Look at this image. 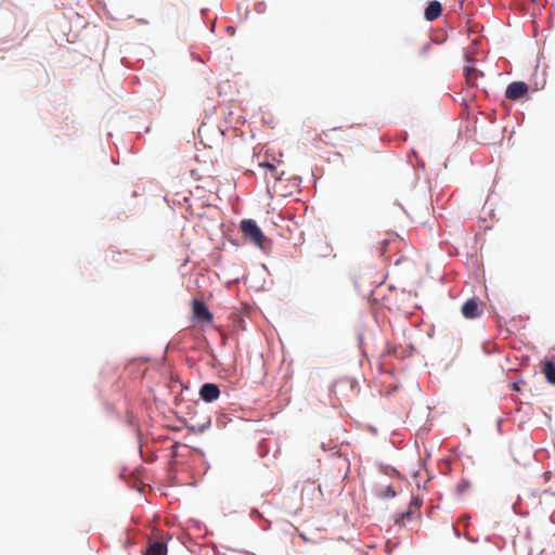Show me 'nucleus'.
Here are the masks:
<instances>
[{
  "label": "nucleus",
  "instance_id": "obj_8",
  "mask_svg": "<svg viewBox=\"0 0 555 555\" xmlns=\"http://www.w3.org/2000/svg\"><path fill=\"white\" fill-rule=\"evenodd\" d=\"M145 555H167L165 541H150Z\"/></svg>",
  "mask_w": 555,
  "mask_h": 555
},
{
  "label": "nucleus",
  "instance_id": "obj_12",
  "mask_svg": "<svg viewBox=\"0 0 555 555\" xmlns=\"http://www.w3.org/2000/svg\"><path fill=\"white\" fill-rule=\"evenodd\" d=\"M543 373L547 382L555 385V364L552 361H545Z\"/></svg>",
  "mask_w": 555,
  "mask_h": 555
},
{
  "label": "nucleus",
  "instance_id": "obj_4",
  "mask_svg": "<svg viewBox=\"0 0 555 555\" xmlns=\"http://www.w3.org/2000/svg\"><path fill=\"white\" fill-rule=\"evenodd\" d=\"M462 314L466 319L479 318L482 313V309L479 307L477 298H470L466 300L462 306Z\"/></svg>",
  "mask_w": 555,
  "mask_h": 555
},
{
  "label": "nucleus",
  "instance_id": "obj_15",
  "mask_svg": "<svg viewBox=\"0 0 555 555\" xmlns=\"http://www.w3.org/2000/svg\"><path fill=\"white\" fill-rule=\"evenodd\" d=\"M467 62L470 63L474 62V60L470 56H467Z\"/></svg>",
  "mask_w": 555,
  "mask_h": 555
},
{
  "label": "nucleus",
  "instance_id": "obj_11",
  "mask_svg": "<svg viewBox=\"0 0 555 555\" xmlns=\"http://www.w3.org/2000/svg\"><path fill=\"white\" fill-rule=\"evenodd\" d=\"M421 504L422 501L420 499L413 498L410 503V508L400 515V519H397V522H404L405 520H409L412 515V508L418 509L421 507Z\"/></svg>",
  "mask_w": 555,
  "mask_h": 555
},
{
  "label": "nucleus",
  "instance_id": "obj_9",
  "mask_svg": "<svg viewBox=\"0 0 555 555\" xmlns=\"http://www.w3.org/2000/svg\"><path fill=\"white\" fill-rule=\"evenodd\" d=\"M441 12H442V5L440 2L438 1H431L427 8L425 9V18L427 21H434L436 20L438 16L441 15Z\"/></svg>",
  "mask_w": 555,
  "mask_h": 555
},
{
  "label": "nucleus",
  "instance_id": "obj_3",
  "mask_svg": "<svg viewBox=\"0 0 555 555\" xmlns=\"http://www.w3.org/2000/svg\"><path fill=\"white\" fill-rule=\"evenodd\" d=\"M528 85L522 81H514L509 83L505 91V96L512 101H517L527 94Z\"/></svg>",
  "mask_w": 555,
  "mask_h": 555
},
{
  "label": "nucleus",
  "instance_id": "obj_6",
  "mask_svg": "<svg viewBox=\"0 0 555 555\" xmlns=\"http://www.w3.org/2000/svg\"><path fill=\"white\" fill-rule=\"evenodd\" d=\"M482 76V72H480L474 64H468L464 67V78L467 88H477L478 78Z\"/></svg>",
  "mask_w": 555,
  "mask_h": 555
},
{
  "label": "nucleus",
  "instance_id": "obj_7",
  "mask_svg": "<svg viewBox=\"0 0 555 555\" xmlns=\"http://www.w3.org/2000/svg\"><path fill=\"white\" fill-rule=\"evenodd\" d=\"M199 396L204 401L212 402L219 398L220 389L216 384L206 383L201 387Z\"/></svg>",
  "mask_w": 555,
  "mask_h": 555
},
{
  "label": "nucleus",
  "instance_id": "obj_10",
  "mask_svg": "<svg viewBox=\"0 0 555 555\" xmlns=\"http://www.w3.org/2000/svg\"><path fill=\"white\" fill-rule=\"evenodd\" d=\"M376 496L380 499L393 498L396 495V491L392 489L390 485H378L375 489Z\"/></svg>",
  "mask_w": 555,
  "mask_h": 555
},
{
  "label": "nucleus",
  "instance_id": "obj_13",
  "mask_svg": "<svg viewBox=\"0 0 555 555\" xmlns=\"http://www.w3.org/2000/svg\"><path fill=\"white\" fill-rule=\"evenodd\" d=\"M259 166L267 169L268 171H270V173L272 175L273 178L279 179V177L276 175V167L273 164L260 163Z\"/></svg>",
  "mask_w": 555,
  "mask_h": 555
},
{
  "label": "nucleus",
  "instance_id": "obj_5",
  "mask_svg": "<svg viewBox=\"0 0 555 555\" xmlns=\"http://www.w3.org/2000/svg\"><path fill=\"white\" fill-rule=\"evenodd\" d=\"M192 311L195 319L210 323L212 321V314L202 300L192 301Z\"/></svg>",
  "mask_w": 555,
  "mask_h": 555
},
{
  "label": "nucleus",
  "instance_id": "obj_1",
  "mask_svg": "<svg viewBox=\"0 0 555 555\" xmlns=\"http://www.w3.org/2000/svg\"><path fill=\"white\" fill-rule=\"evenodd\" d=\"M240 230L243 233L244 237L251 242L257 247L264 250L267 248V244L269 241L262 233L261 229L257 224V222L253 219H244L240 223Z\"/></svg>",
  "mask_w": 555,
  "mask_h": 555
},
{
  "label": "nucleus",
  "instance_id": "obj_14",
  "mask_svg": "<svg viewBox=\"0 0 555 555\" xmlns=\"http://www.w3.org/2000/svg\"><path fill=\"white\" fill-rule=\"evenodd\" d=\"M388 245V242H384L383 246L380 248V254L384 256L386 254V246Z\"/></svg>",
  "mask_w": 555,
  "mask_h": 555
},
{
  "label": "nucleus",
  "instance_id": "obj_16",
  "mask_svg": "<svg viewBox=\"0 0 555 555\" xmlns=\"http://www.w3.org/2000/svg\"><path fill=\"white\" fill-rule=\"evenodd\" d=\"M531 2H535V0H530Z\"/></svg>",
  "mask_w": 555,
  "mask_h": 555
},
{
  "label": "nucleus",
  "instance_id": "obj_2",
  "mask_svg": "<svg viewBox=\"0 0 555 555\" xmlns=\"http://www.w3.org/2000/svg\"><path fill=\"white\" fill-rule=\"evenodd\" d=\"M320 141L327 145L337 146L346 142L347 135L343 127H333L327 130H323L319 135Z\"/></svg>",
  "mask_w": 555,
  "mask_h": 555
}]
</instances>
